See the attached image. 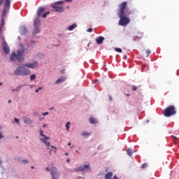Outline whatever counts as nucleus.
<instances>
[{"label":"nucleus","mask_w":179,"mask_h":179,"mask_svg":"<svg viewBox=\"0 0 179 179\" xmlns=\"http://www.w3.org/2000/svg\"><path fill=\"white\" fill-rule=\"evenodd\" d=\"M127 5V1H124L120 3V9L119 10V13L117 14V16L120 18L119 20V26H122L123 27H127V26L129 24L131 20L129 19V17H128V16H129V15H132V11L127 10L125 12Z\"/></svg>","instance_id":"nucleus-1"},{"label":"nucleus","mask_w":179,"mask_h":179,"mask_svg":"<svg viewBox=\"0 0 179 179\" xmlns=\"http://www.w3.org/2000/svg\"><path fill=\"white\" fill-rule=\"evenodd\" d=\"M24 54V49H21L17 50V55L16 52H13L10 54V61H17L18 62H23L24 61V58H23V55Z\"/></svg>","instance_id":"nucleus-2"},{"label":"nucleus","mask_w":179,"mask_h":179,"mask_svg":"<svg viewBox=\"0 0 179 179\" xmlns=\"http://www.w3.org/2000/svg\"><path fill=\"white\" fill-rule=\"evenodd\" d=\"M15 75H17V76H27V75H30L31 73V71L27 69L26 66H18L14 71Z\"/></svg>","instance_id":"nucleus-3"},{"label":"nucleus","mask_w":179,"mask_h":179,"mask_svg":"<svg viewBox=\"0 0 179 179\" xmlns=\"http://www.w3.org/2000/svg\"><path fill=\"white\" fill-rule=\"evenodd\" d=\"M10 8V0H5L4 8L3 10V13L1 15V27H3V26H5V17H6V15H8V10H9Z\"/></svg>","instance_id":"nucleus-4"},{"label":"nucleus","mask_w":179,"mask_h":179,"mask_svg":"<svg viewBox=\"0 0 179 179\" xmlns=\"http://www.w3.org/2000/svg\"><path fill=\"white\" fill-rule=\"evenodd\" d=\"M162 114L164 115V117H171L173 115H176V114H177L176 107L174 106H170L163 110Z\"/></svg>","instance_id":"nucleus-5"},{"label":"nucleus","mask_w":179,"mask_h":179,"mask_svg":"<svg viewBox=\"0 0 179 179\" xmlns=\"http://www.w3.org/2000/svg\"><path fill=\"white\" fill-rule=\"evenodd\" d=\"M64 3L63 1H57L55 4H51L50 6L53 9V12H64V8L62 6H59L58 5H62Z\"/></svg>","instance_id":"nucleus-6"},{"label":"nucleus","mask_w":179,"mask_h":179,"mask_svg":"<svg viewBox=\"0 0 179 179\" xmlns=\"http://www.w3.org/2000/svg\"><path fill=\"white\" fill-rule=\"evenodd\" d=\"M50 174L52 179H59V172H58L55 166H52L50 170Z\"/></svg>","instance_id":"nucleus-7"},{"label":"nucleus","mask_w":179,"mask_h":179,"mask_svg":"<svg viewBox=\"0 0 179 179\" xmlns=\"http://www.w3.org/2000/svg\"><path fill=\"white\" fill-rule=\"evenodd\" d=\"M88 170L90 171V164L76 168L75 171H87Z\"/></svg>","instance_id":"nucleus-8"},{"label":"nucleus","mask_w":179,"mask_h":179,"mask_svg":"<svg viewBox=\"0 0 179 179\" xmlns=\"http://www.w3.org/2000/svg\"><path fill=\"white\" fill-rule=\"evenodd\" d=\"M38 66V62H34L33 63H25L24 64V66L25 68H29L30 69H34V68H37Z\"/></svg>","instance_id":"nucleus-9"},{"label":"nucleus","mask_w":179,"mask_h":179,"mask_svg":"<svg viewBox=\"0 0 179 179\" xmlns=\"http://www.w3.org/2000/svg\"><path fill=\"white\" fill-rule=\"evenodd\" d=\"M3 50L5 54H9V52H10V49L9 48V46H8V43H6V42L3 43Z\"/></svg>","instance_id":"nucleus-10"},{"label":"nucleus","mask_w":179,"mask_h":179,"mask_svg":"<svg viewBox=\"0 0 179 179\" xmlns=\"http://www.w3.org/2000/svg\"><path fill=\"white\" fill-rule=\"evenodd\" d=\"M143 37V33H142V32H138V34H137V36H135L134 37V41H138V40H141V38H142Z\"/></svg>","instance_id":"nucleus-11"},{"label":"nucleus","mask_w":179,"mask_h":179,"mask_svg":"<svg viewBox=\"0 0 179 179\" xmlns=\"http://www.w3.org/2000/svg\"><path fill=\"white\" fill-rule=\"evenodd\" d=\"M41 141H42V142H43V143H45V146L47 147L48 150H50V143H49V141H47V139L45 138H41Z\"/></svg>","instance_id":"nucleus-12"},{"label":"nucleus","mask_w":179,"mask_h":179,"mask_svg":"<svg viewBox=\"0 0 179 179\" xmlns=\"http://www.w3.org/2000/svg\"><path fill=\"white\" fill-rule=\"evenodd\" d=\"M23 121H24V124H33V120H31V119H30L29 117H24Z\"/></svg>","instance_id":"nucleus-13"},{"label":"nucleus","mask_w":179,"mask_h":179,"mask_svg":"<svg viewBox=\"0 0 179 179\" xmlns=\"http://www.w3.org/2000/svg\"><path fill=\"white\" fill-rule=\"evenodd\" d=\"M45 10V8L40 7V8L38 9V11H37V15H38V16L41 17V13H43Z\"/></svg>","instance_id":"nucleus-14"},{"label":"nucleus","mask_w":179,"mask_h":179,"mask_svg":"<svg viewBox=\"0 0 179 179\" xmlns=\"http://www.w3.org/2000/svg\"><path fill=\"white\" fill-rule=\"evenodd\" d=\"M96 44H103V41H104V37L99 36L98 38L96 39Z\"/></svg>","instance_id":"nucleus-15"},{"label":"nucleus","mask_w":179,"mask_h":179,"mask_svg":"<svg viewBox=\"0 0 179 179\" xmlns=\"http://www.w3.org/2000/svg\"><path fill=\"white\" fill-rule=\"evenodd\" d=\"M105 179H113V172H108L105 175Z\"/></svg>","instance_id":"nucleus-16"},{"label":"nucleus","mask_w":179,"mask_h":179,"mask_svg":"<svg viewBox=\"0 0 179 179\" xmlns=\"http://www.w3.org/2000/svg\"><path fill=\"white\" fill-rule=\"evenodd\" d=\"M33 33L34 34H37V33H40V28H38V25H34V30Z\"/></svg>","instance_id":"nucleus-17"},{"label":"nucleus","mask_w":179,"mask_h":179,"mask_svg":"<svg viewBox=\"0 0 179 179\" xmlns=\"http://www.w3.org/2000/svg\"><path fill=\"white\" fill-rule=\"evenodd\" d=\"M20 32L22 34H26L27 33V28H26L24 26L21 27L20 28Z\"/></svg>","instance_id":"nucleus-18"},{"label":"nucleus","mask_w":179,"mask_h":179,"mask_svg":"<svg viewBox=\"0 0 179 179\" xmlns=\"http://www.w3.org/2000/svg\"><path fill=\"white\" fill-rule=\"evenodd\" d=\"M78 25L76 24H73L72 25L69 27L68 30H69V31H72V30L76 29Z\"/></svg>","instance_id":"nucleus-19"},{"label":"nucleus","mask_w":179,"mask_h":179,"mask_svg":"<svg viewBox=\"0 0 179 179\" xmlns=\"http://www.w3.org/2000/svg\"><path fill=\"white\" fill-rule=\"evenodd\" d=\"M62 82H65V78H58L55 83L56 84H58V83H62Z\"/></svg>","instance_id":"nucleus-20"},{"label":"nucleus","mask_w":179,"mask_h":179,"mask_svg":"<svg viewBox=\"0 0 179 179\" xmlns=\"http://www.w3.org/2000/svg\"><path fill=\"white\" fill-rule=\"evenodd\" d=\"M90 124H97V120L94 117H90Z\"/></svg>","instance_id":"nucleus-21"},{"label":"nucleus","mask_w":179,"mask_h":179,"mask_svg":"<svg viewBox=\"0 0 179 179\" xmlns=\"http://www.w3.org/2000/svg\"><path fill=\"white\" fill-rule=\"evenodd\" d=\"M53 152V153H57V148L54 147V145H52L51 146V149H50V154L51 155V152Z\"/></svg>","instance_id":"nucleus-22"},{"label":"nucleus","mask_w":179,"mask_h":179,"mask_svg":"<svg viewBox=\"0 0 179 179\" xmlns=\"http://www.w3.org/2000/svg\"><path fill=\"white\" fill-rule=\"evenodd\" d=\"M81 135L86 138L87 136H90V133H88V132H86V131H83V132L81 133Z\"/></svg>","instance_id":"nucleus-23"},{"label":"nucleus","mask_w":179,"mask_h":179,"mask_svg":"<svg viewBox=\"0 0 179 179\" xmlns=\"http://www.w3.org/2000/svg\"><path fill=\"white\" fill-rule=\"evenodd\" d=\"M132 152H133L132 149L129 148L127 150V153L128 156H132Z\"/></svg>","instance_id":"nucleus-24"},{"label":"nucleus","mask_w":179,"mask_h":179,"mask_svg":"<svg viewBox=\"0 0 179 179\" xmlns=\"http://www.w3.org/2000/svg\"><path fill=\"white\" fill-rule=\"evenodd\" d=\"M40 24V18H36L34 22V26H39Z\"/></svg>","instance_id":"nucleus-25"},{"label":"nucleus","mask_w":179,"mask_h":179,"mask_svg":"<svg viewBox=\"0 0 179 179\" xmlns=\"http://www.w3.org/2000/svg\"><path fill=\"white\" fill-rule=\"evenodd\" d=\"M40 135L41 136H43L45 139H50V137L43 134V132L42 130L40 131Z\"/></svg>","instance_id":"nucleus-26"},{"label":"nucleus","mask_w":179,"mask_h":179,"mask_svg":"<svg viewBox=\"0 0 179 179\" xmlns=\"http://www.w3.org/2000/svg\"><path fill=\"white\" fill-rule=\"evenodd\" d=\"M47 15H50V11H48V12L43 13L41 16H42V17L45 19V17H47Z\"/></svg>","instance_id":"nucleus-27"},{"label":"nucleus","mask_w":179,"mask_h":179,"mask_svg":"<svg viewBox=\"0 0 179 179\" xmlns=\"http://www.w3.org/2000/svg\"><path fill=\"white\" fill-rule=\"evenodd\" d=\"M115 51H116V52H122V50L120 48H115Z\"/></svg>","instance_id":"nucleus-28"},{"label":"nucleus","mask_w":179,"mask_h":179,"mask_svg":"<svg viewBox=\"0 0 179 179\" xmlns=\"http://www.w3.org/2000/svg\"><path fill=\"white\" fill-rule=\"evenodd\" d=\"M152 53V52L150 51V50H147L145 52V54L147 55V57H149V55H150V54Z\"/></svg>","instance_id":"nucleus-29"},{"label":"nucleus","mask_w":179,"mask_h":179,"mask_svg":"<svg viewBox=\"0 0 179 179\" xmlns=\"http://www.w3.org/2000/svg\"><path fill=\"white\" fill-rule=\"evenodd\" d=\"M34 79H36V75L32 74L30 76V80H34Z\"/></svg>","instance_id":"nucleus-30"},{"label":"nucleus","mask_w":179,"mask_h":179,"mask_svg":"<svg viewBox=\"0 0 179 179\" xmlns=\"http://www.w3.org/2000/svg\"><path fill=\"white\" fill-rule=\"evenodd\" d=\"M138 90V87L135 85L132 86L131 90H133L134 92Z\"/></svg>","instance_id":"nucleus-31"},{"label":"nucleus","mask_w":179,"mask_h":179,"mask_svg":"<svg viewBox=\"0 0 179 179\" xmlns=\"http://www.w3.org/2000/svg\"><path fill=\"white\" fill-rule=\"evenodd\" d=\"M69 124H71V122H68L66 124V128L67 131H69Z\"/></svg>","instance_id":"nucleus-32"},{"label":"nucleus","mask_w":179,"mask_h":179,"mask_svg":"<svg viewBox=\"0 0 179 179\" xmlns=\"http://www.w3.org/2000/svg\"><path fill=\"white\" fill-rule=\"evenodd\" d=\"M146 167H148V164H143L141 165V169H146Z\"/></svg>","instance_id":"nucleus-33"},{"label":"nucleus","mask_w":179,"mask_h":179,"mask_svg":"<svg viewBox=\"0 0 179 179\" xmlns=\"http://www.w3.org/2000/svg\"><path fill=\"white\" fill-rule=\"evenodd\" d=\"M87 31L88 33H92V31H93V29L89 28V29H87Z\"/></svg>","instance_id":"nucleus-34"},{"label":"nucleus","mask_w":179,"mask_h":179,"mask_svg":"<svg viewBox=\"0 0 179 179\" xmlns=\"http://www.w3.org/2000/svg\"><path fill=\"white\" fill-rule=\"evenodd\" d=\"M42 115H48V112H45L42 113Z\"/></svg>","instance_id":"nucleus-35"},{"label":"nucleus","mask_w":179,"mask_h":179,"mask_svg":"<svg viewBox=\"0 0 179 179\" xmlns=\"http://www.w3.org/2000/svg\"><path fill=\"white\" fill-rule=\"evenodd\" d=\"M15 122H17V124H19V120H17V118H15Z\"/></svg>","instance_id":"nucleus-36"},{"label":"nucleus","mask_w":179,"mask_h":179,"mask_svg":"<svg viewBox=\"0 0 179 179\" xmlns=\"http://www.w3.org/2000/svg\"><path fill=\"white\" fill-rule=\"evenodd\" d=\"M2 138H3V135H2V133L0 132V139H2Z\"/></svg>","instance_id":"nucleus-37"},{"label":"nucleus","mask_w":179,"mask_h":179,"mask_svg":"<svg viewBox=\"0 0 179 179\" xmlns=\"http://www.w3.org/2000/svg\"><path fill=\"white\" fill-rule=\"evenodd\" d=\"M22 162H24V163H29V161H27V159H24L23 161H22Z\"/></svg>","instance_id":"nucleus-38"},{"label":"nucleus","mask_w":179,"mask_h":179,"mask_svg":"<svg viewBox=\"0 0 179 179\" xmlns=\"http://www.w3.org/2000/svg\"><path fill=\"white\" fill-rule=\"evenodd\" d=\"M113 179H120V178H118V177L116 176V175H115V176H113Z\"/></svg>","instance_id":"nucleus-39"},{"label":"nucleus","mask_w":179,"mask_h":179,"mask_svg":"<svg viewBox=\"0 0 179 179\" xmlns=\"http://www.w3.org/2000/svg\"><path fill=\"white\" fill-rule=\"evenodd\" d=\"M109 100H110V101H113V96H109Z\"/></svg>","instance_id":"nucleus-40"},{"label":"nucleus","mask_w":179,"mask_h":179,"mask_svg":"<svg viewBox=\"0 0 179 179\" xmlns=\"http://www.w3.org/2000/svg\"><path fill=\"white\" fill-rule=\"evenodd\" d=\"M127 58H128V57H127V55H124V56L123 57V59H124V60L127 59Z\"/></svg>","instance_id":"nucleus-41"},{"label":"nucleus","mask_w":179,"mask_h":179,"mask_svg":"<svg viewBox=\"0 0 179 179\" xmlns=\"http://www.w3.org/2000/svg\"><path fill=\"white\" fill-rule=\"evenodd\" d=\"M3 3V0H0V5H2Z\"/></svg>","instance_id":"nucleus-42"},{"label":"nucleus","mask_w":179,"mask_h":179,"mask_svg":"<svg viewBox=\"0 0 179 179\" xmlns=\"http://www.w3.org/2000/svg\"><path fill=\"white\" fill-rule=\"evenodd\" d=\"M173 139H174L176 143H177V138H176V137H174Z\"/></svg>","instance_id":"nucleus-43"},{"label":"nucleus","mask_w":179,"mask_h":179,"mask_svg":"<svg viewBox=\"0 0 179 179\" xmlns=\"http://www.w3.org/2000/svg\"><path fill=\"white\" fill-rule=\"evenodd\" d=\"M45 170H46L47 171H50V168L46 167Z\"/></svg>","instance_id":"nucleus-44"},{"label":"nucleus","mask_w":179,"mask_h":179,"mask_svg":"<svg viewBox=\"0 0 179 179\" xmlns=\"http://www.w3.org/2000/svg\"><path fill=\"white\" fill-rule=\"evenodd\" d=\"M66 162H67V163H69V162H71V159H66Z\"/></svg>","instance_id":"nucleus-45"},{"label":"nucleus","mask_w":179,"mask_h":179,"mask_svg":"<svg viewBox=\"0 0 179 179\" xmlns=\"http://www.w3.org/2000/svg\"><path fill=\"white\" fill-rule=\"evenodd\" d=\"M66 2H72V0H66Z\"/></svg>","instance_id":"nucleus-46"},{"label":"nucleus","mask_w":179,"mask_h":179,"mask_svg":"<svg viewBox=\"0 0 179 179\" xmlns=\"http://www.w3.org/2000/svg\"><path fill=\"white\" fill-rule=\"evenodd\" d=\"M98 80H94V83H97Z\"/></svg>","instance_id":"nucleus-47"},{"label":"nucleus","mask_w":179,"mask_h":179,"mask_svg":"<svg viewBox=\"0 0 179 179\" xmlns=\"http://www.w3.org/2000/svg\"><path fill=\"white\" fill-rule=\"evenodd\" d=\"M36 93H38V92H39V90H36Z\"/></svg>","instance_id":"nucleus-48"},{"label":"nucleus","mask_w":179,"mask_h":179,"mask_svg":"<svg viewBox=\"0 0 179 179\" xmlns=\"http://www.w3.org/2000/svg\"><path fill=\"white\" fill-rule=\"evenodd\" d=\"M43 87H40L38 90H41Z\"/></svg>","instance_id":"nucleus-49"},{"label":"nucleus","mask_w":179,"mask_h":179,"mask_svg":"<svg viewBox=\"0 0 179 179\" xmlns=\"http://www.w3.org/2000/svg\"><path fill=\"white\" fill-rule=\"evenodd\" d=\"M11 101H11L10 99V100H8V103H11Z\"/></svg>","instance_id":"nucleus-50"},{"label":"nucleus","mask_w":179,"mask_h":179,"mask_svg":"<svg viewBox=\"0 0 179 179\" xmlns=\"http://www.w3.org/2000/svg\"><path fill=\"white\" fill-rule=\"evenodd\" d=\"M68 146H71V143H68Z\"/></svg>","instance_id":"nucleus-51"},{"label":"nucleus","mask_w":179,"mask_h":179,"mask_svg":"<svg viewBox=\"0 0 179 179\" xmlns=\"http://www.w3.org/2000/svg\"><path fill=\"white\" fill-rule=\"evenodd\" d=\"M0 164H2V160L0 159Z\"/></svg>","instance_id":"nucleus-52"},{"label":"nucleus","mask_w":179,"mask_h":179,"mask_svg":"<svg viewBox=\"0 0 179 179\" xmlns=\"http://www.w3.org/2000/svg\"><path fill=\"white\" fill-rule=\"evenodd\" d=\"M45 127H46V125H45V124H44V125L43 126V128H45Z\"/></svg>","instance_id":"nucleus-53"},{"label":"nucleus","mask_w":179,"mask_h":179,"mask_svg":"<svg viewBox=\"0 0 179 179\" xmlns=\"http://www.w3.org/2000/svg\"><path fill=\"white\" fill-rule=\"evenodd\" d=\"M65 155H66V156H68L69 154H68V152H66Z\"/></svg>","instance_id":"nucleus-54"},{"label":"nucleus","mask_w":179,"mask_h":179,"mask_svg":"<svg viewBox=\"0 0 179 179\" xmlns=\"http://www.w3.org/2000/svg\"><path fill=\"white\" fill-rule=\"evenodd\" d=\"M0 86H2V83H0Z\"/></svg>","instance_id":"nucleus-55"},{"label":"nucleus","mask_w":179,"mask_h":179,"mask_svg":"<svg viewBox=\"0 0 179 179\" xmlns=\"http://www.w3.org/2000/svg\"><path fill=\"white\" fill-rule=\"evenodd\" d=\"M31 169H34V166H31Z\"/></svg>","instance_id":"nucleus-56"},{"label":"nucleus","mask_w":179,"mask_h":179,"mask_svg":"<svg viewBox=\"0 0 179 179\" xmlns=\"http://www.w3.org/2000/svg\"><path fill=\"white\" fill-rule=\"evenodd\" d=\"M31 43H32V44H34V42L31 41Z\"/></svg>","instance_id":"nucleus-57"},{"label":"nucleus","mask_w":179,"mask_h":179,"mask_svg":"<svg viewBox=\"0 0 179 179\" xmlns=\"http://www.w3.org/2000/svg\"><path fill=\"white\" fill-rule=\"evenodd\" d=\"M0 31H1V27H0Z\"/></svg>","instance_id":"nucleus-58"}]
</instances>
